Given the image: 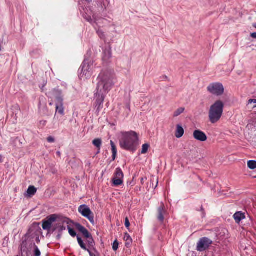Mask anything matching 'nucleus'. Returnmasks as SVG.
Returning <instances> with one entry per match:
<instances>
[{
  "instance_id": "nucleus-1",
  "label": "nucleus",
  "mask_w": 256,
  "mask_h": 256,
  "mask_svg": "<svg viewBox=\"0 0 256 256\" xmlns=\"http://www.w3.org/2000/svg\"><path fill=\"white\" fill-rule=\"evenodd\" d=\"M98 82L95 94L96 100V107L98 110L102 108V104L106 94L111 90L114 85V76L108 71L102 72L98 76Z\"/></svg>"
},
{
  "instance_id": "nucleus-2",
  "label": "nucleus",
  "mask_w": 256,
  "mask_h": 256,
  "mask_svg": "<svg viewBox=\"0 0 256 256\" xmlns=\"http://www.w3.org/2000/svg\"><path fill=\"white\" fill-rule=\"evenodd\" d=\"M138 137L137 133L134 131L122 132L120 140V145L122 148L135 151L138 145Z\"/></svg>"
},
{
  "instance_id": "nucleus-3",
  "label": "nucleus",
  "mask_w": 256,
  "mask_h": 256,
  "mask_svg": "<svg viewBox=\"0 0 256 256\" xmlns=\"http://www.w3.org/2000/svg\"><path fill=\"white\" fill-rule=\"evenodd\" d=\"M224 108V104L220 100L216 101L210 106L208 118L212 124H215L220 120L223 114Z\"/></svg>"
},
{
  "instance_id": "nucleus-4",
  "label": "nucleus",
  "mask_w": 256,
  "mask_h": 256,
  "mask_svg": "<svg viewBox=\"0 0 256 256\" xmlns=\"http://www.w3.org/2000/svg\"><path fill=\"white\" fill-rule=\"evenodd\" d=\"M93 64L84 60L80 68L81 71L80 76V78L85 76L86 78H90L93 73Z\"/></svg>"
},
{
  "instance_id": "nucleus-5",
  "label": "nucleus",
  "mask_w": 256,
  "mask_h": 256,
  "mask_svg": "<svg viewBox=\"0 0 256 256\" xmlns=\"http://www.w3.org/2000/svg\"><path fill=\"white\" fill-rule=\"evenodd\" d=\"M58 216L54 214L48 216L46 219L42 220V228L44 230L50 231L53 229L54 224L58 222Z\"/></svg>"
},
{
  "instance_id": "nucleus-6",
  "label": "nucleus",
  "mask_w": 256,
  "mask_h": 256,
  "mask_svg": "<svg viewBox=\"0 0 256 256\" xmlns=\"http://www.w3.org/2000/svg\"><path fill=\"white\" fill-rule=\"evenodd\" d=\"M207 90L210 94L219 96L224 92L223 85L220 82H214L210 84L207 88Z\"/></svg>"
},
{
  "instance_id": "nucleus-7",
  "label": "nucleus",
  "mask_w": 256,
  "mask_h": 256,
  "mask_svg": "<svg viewBox=\"0 0 256 256\" xmlns=\"http://www.w3.org/2000/svg\"><path fill=\"white\" fill-rule=\"evenodd\" d=\"M78 212L83 216L86 218L92 223H94V215L90 209L86 204L81 205L78 207Z\"/></svg>"
},
{
  "instance_id": "nucleus-8",
  "label": "nucleus",
  "mask_w": 256,
  "mask_h": 256,
  "mask_svg": "<svg viewBox=\"0 0 256 256\" xmlns=\"http://www.w3.org/2000/svg\"><path fill=\"white\" fill-rule=\"evenodd\" d=\"M212 244V240L207 237H204L200 239L197 243L196 250L202 252L208 250Z\"/></svg>"
},
{
  "instance_id": "nucleus-9",
  "label": "nucleus",
  "mask_w": 256,
  "mask_h": 256,
  "mask_svg": "<svg viewBox=\"0 0 256 256\" xmlns=\"http://www.w3.org/2000/svg\"><path fill=\"white\" fill-rule=\"evenodd\" d=\"M124 174L120 168H117L114 173L112 182L114 186H118L122 184Z\"/></svg>"
},
{
  "instance_id": "nucleus-10",
  "label": "nucleus",
  "mask_w": 256,
  "mask_h": 256,
  "mask_svg": "<svg viewBox=\"0 0 256 256\" xmlns=\"http://www.w3.org/2000/svg\"><path fill=\"white\" fill-rule=\"evenodd\" d=\"M167 214L166 210L164 203L162 202L160 206L157 208L156 218L160 224H162L164 220V216Z\"/></svg>"
},
{
  "instance_id": "nucleus-11",
  "label": "nucleus",
  "mask_w": 256,
  "mask_h": 256,
  "mask_svg": "<svg viewBox=\"0 0 256 256\" xmlns=\"http://www.w3.org/2000/svg\"><path fill=\"white\" fill-rule=\"evenodd\" d=\"M48 97L50 98H55V102H58V100L64 101V96L62 90L58 89H53L46 94Z\"/></svg>"
},
{
  "instance_id": "nucleus-12",
  "label": "nucleus",
  "mask_w": 256,
  "mask_h": 256,
  "mask_svg": "<svg viewBox=\"0 0 256 256\" xmlns=\"http://www.w3.org/2000/svg\"><path fill=\"white\" fill-rule=\"evenodd\" d=\"M193 136L196 140L200 142H204L207 140V136L205 133L200 130H194Z\"/></svg>"
},
{
  "instance_id": "nucleus-13",
  "label": "nucleus",
  "mask_w": 256,
  "mask_h": 256,
  "mask_svg": "<svg viewBox=\"0 0 256 256\" xmlns=\"http://www.w3.org/2000/svg\"><path fill=\"white\" fill-rule=\"evenodd\" d=\"M76 228L82 234V236L85 238H88L90 236V234L88 232V230L84 226L78 223L75 224Z\"/></svg>"
},
{
  "instance_id": "nucleus-14",
  "label": "nucleus",
  "mask_w": 256,
  "mask_h": 256,
  "mask_svg": "<svg viewBox=\"0 0 256 256\" xmlns=\"http://www.w3.org/2000/svg\"><path fill=\"white\" fill-rule=\"evenodd\" d=\"M56 114L58 112L60 114L63 116L64 114V101H62V100L56 102ZM56 114H55L56 115Z\"/></svg>"
},
{
  "instance_id": "nucleus-15",
  "label": "nucleus",
  "mask_w": 256,
  "mask_h": 256,
  "mask_svg": "<svg viewBox=\"0 0 256 256\" xmlns=\"http://www.w3.org/2000/svg\"><path fill=\"white\" fill-rule=\"evenodd\" d=\"M233 217L236 223H239L242 220L246 218L244 213H243L242 212H236Z\"/></svg>"
},
{
  "instance_id": "nucleus-16",
  "label": "nucleus",
  "mask_w": 256,
  "mask_h": 256,
  "mask_svg": "<svg viewBox=\"0 0 256 256\" xmlns=\"http://www.w3.org/2000/svg\"><path fill=\"white\" fill-rule=\"evenodd\" d=\"M53 226L54 228L52 229V231H54L56 229L58 228L59 232H61L66 230V226L60 224V221L59 220V219L58 220V222L54 224Z\"/></svg>"
},
{
  "instance_id": "nucleus-17",
  "label": "nucleus",
  "mask_w": 256,
  "mask_h": 256,
  "mask_svg": "<svg viewBox=\"0 0 256 256\" xmlns=\"http://www.w3.org/2000/svg\"><path fill=\"white\" fill-rule=\"evenodd\" d=\"M184 134V130L182 126L180 125L176 126V130L175 136L177 138H181Z\"/></svg>"
},
{
  "instance_id": "nucleus-18",
  "label": "nucleus",
  "mask_w": 256,
  "mask_h": 256,
  "mask_svg": "<svg viewBox=\"0 0 256 256\" xmlns=\"http://www.w3.org/2000/svg\"><path fill=\"white\" fill-rule=\"evenodd\" d=\"M124 240L125 241V246L128 248L132 243V238L128 234L127 232L124 234Z\"/></svg>"
},
{
  "instance_id": "nucleus-19",
  "label": "nucleus",
  "mask_w": 256,
  "mask_h": 256,
  "mask_svg": "<svg viewBox=\"0 0 256 256\" xmlns=\"http://www.w3.org/2000/svg\"><path fill=\"white\" fill-rule=\"evenodd\" d=\"M92 143L96 147V148H98V153H99L102 144V140L100 138H96L92 140Z\"/></svg>"
},
{
  "instance_id": "nucleus-20",
  "label": "nucleus",
  "mask_w": 256,
  "mask_h": 256,
  "mask_svg": "<svg viewBox=\"0 0 256 256\" xmlns=\"http://www.w3.org/2000/svg\"><path fill=\"white\" fill-rule=\"evenodd\" d=\"M36 191L37 189L34 186H30L27 190V193L30 196H32L36 194Z\"/></svg>"
},
{
  "instance_id": "nucleus-21",
  "label": "nucleus",
  "mask_w": 256,
  "mask_h": 256,
  "mask_svg": "<svg viewBox=\"0 0 256 256\" xmlns=\"http://www.w3.org/2000/svg\"><path fill=\"white\" fill-rule=\"evenodd\" d=\"M110 145L112 146V158L113 160H114L116 159V154L117 153L116 148L114 142L112 140L110 141Z\"/></svg>"
},
{
  "instance_id": "nucleus-22",
  "label": "nucleus",
  "mask_w": 256,
  "mask_h": 256,
  "mask_svg": "<svg viewBox=\"0 0 256 256\" xmlns=\"http://www.w3.org/2000/svg\"><path fill=\"white\" fill-rule=\"evenodd\" d=\"M77 240H78V243L79 245L80 246V248H82L83 250H86L88 252L90 253V251L89 250H88L86 248L85 244L84 243L82 240L79 236H77Z\"/></svg>"
},
{
  "instance_id": "nucleus-23",
  "label": "nucleus",
  "mask_w": 256,
  "mask_h": 256,
  "mask_svg": "<svg viewBox=\"0 0 256 256\" xmlns=\"http://www.w3.org/2000/svg\"><path fill=\"white\" fill-rule=\"evenodd\" d=\"M184 108H180L177 109L174 113V117H177L180 116V114L184 112Z\"/></svg>"
},
{
  "instance_id": "nucleus-24",
  "label": "nucleus",
  "mask_w": 256,
  "mask_h": 256,
  "mask_svg": "<svg viewBox=\"0 0 256 256\" xmlns=\"http://www.w3.org/2000/svg\"><path fill=\"white\" fill-rule=\"evenodd\" d=\"M248 168L251 170H254L256 168V161L255 160H249L248 162Z\"/></svg>"
},
{
  "instance_id": "nucleus-25",
  "label": "nucleus",
  "mask_w": 256,
  "mask_h": 256,
  "mask_svg": "<svg viewBox=\"0 0 256 256\" xmlns=\"http://www.w3.org/2000/svg\"><path fill=\"white\" fill-rule=\"evenodd\" d=\"M84 18L92 24H93V23H96V18L94 20L88 14H86L84 16Z\"/></svg>"
},
{
  "instance_id": "nucleus-26",
  "label": "nucleus",
  "mask_w": 256,
  "mask_h": 256,
  "mask_svg": "<svg viewBox=\"0 0 256 256\" xmlns=\"http://www.w3.org/2000/svg\"><path fill=\"white\" fill-rule=\"evenodd\" d=\"M149 147H150V146L148 144H143L142 146L141 153L142 154H146L148 152Z\"/></svg>"
},
{
  "instance_id": "nucleus-27",
  "label": "nucleus",
  "mask_w": 256,
  "mask_h": 256,
  "mask_svg": "<svg viewBox=\"0 0 256 256\" xmlns=\"http://www.w3.org/2000/svg\"><path fill=\"white\" fill-rule=\"evenodd\" d=\"M68 231L69 234L73 238L75 237L76 236V233L74 231V229L71 228L70 226H68Z\"/></svg>"
},
{
  "instance_id": "nucleus-28",
  "label": "nucleus",
  "mask_w": 256,
  "mask_h": 256,
  "mask_svg": "<svg viewBox=\"0 0 256 256\" xmlns=\"http://www.w3.org/2000/svg\"><path fill=\"white\" fill-rule=\"evenodd\" d=\"M96 33L100 39L105 40L104 33L101 30L98 29L97 30Z\"/></svg>"
},
{
  "instance_id": "nucleus-29",
  "label": "nucleus",
  "mask_w": 256,
  "mask_h": 256,
  "mask_svg": "<svg viewBox=\"0 0 256 256\" xmlns=\"http://www.w3.org/2000/svg\"><path fill=\"white\" fill-rule=\"evenodd\" d=\"M34 254L35 256H40L41 252L38 249V247L35 244H34Z\"/></svg>"
},
{
  "instance_id": "nucleus-30",
  "label": "nucleus",
  "mask_w": 256,
  "mask_h": 256,
  "mask_svg": "<svg viewBox=\"0 0 256 256\" xmlns=\"http://www.w3.org/2000/svg\"><path fill=\"white\" fill-rule=\"evenodd\" d=\"M87 238V242L90 246H92L93 244L94 243V240L92 238V234H90V236L88 238Z\"/></svg>"
},
{
  "instance_id": "nucleus-31",
  "label": "nucleus",
  "mask_w": 256,
  "mask_h": 256,
  "mask_svg": "<svg viewBox=\"0 0 256 256\" xmlns=\"http://www.w3.org/2000/svg\"><path fill=\"white\" fill-rule=\"evenodd\" d=\"M118 248V243L117 240H115L112 244V249L116 251Z\"/></svg>"
},
{
  "instance_id": "nucleus-32",
  "label": "nucleus",
  "mask_w": 256,
  "mask_h": 256,
  "mask_svg": "<svg viewBox=\"0 0 256 256\" xmlns=\"http://www.w3.org/2000/svg\"><path fill=\"white\" fill-rule=\"evenodd\" d=\"M26 242H23L22 245H21V250L22 252H26Z\"/></svg>"
},
{
  "instance_id": "nucleus-33",
  "label": "nucleus",
  "mask_w": 256,
  "mask_h": 256,
  "mask_svg": "<svg viewBox=\"0 0 256 256\" xmlns=\"http://www.w3.org/2000/svg\"><path fill=\"white\" fill-rule=\"evenodd\" d=\"M124 225L126 228H128L130 226V222L128 217L125 218Z\"/></svg>"
},
{
  "instance_id": "nucleus-34",
  "label": "nucleus",
  "mask_w": 256,
  "mask_h": 256,
  "mask_svg": "<svg viewBox=\"0 0 256 256\" xmlns=\"http://www.w3.org/2000/svg\"><path fill=\"white\" fill-rule=\"evenodd\" d=\"M47 140L48 142H50V143L54 142V138L53 137L50 136L47 138Z\"/></svg>"
},
{
  "instance_id": "nucleus-35",
  "label": "nucleus",
  "mask_w": 256,
  "mask_h": 256,
  "mask_svg": "<svg viewBox=\"0 0 256 256\" xmlns=\"http://www.w3.org/2000/svg\"><path fill=\"white\" fill-rule=\"evenodd\" d=\"M248 103L249 104H251V103L256 104V100H255V99H250V100H248Z\"/></svg>"
},
{
  "instance_id": "nucleus-36",
  "label": "nucleus",
  "mask_w": 256,
  "mask_h": 256,
  "mask_svg": "<svg viewBox=\"0 0 256 256\" xmlns=\"http://www.w3.org/2000/svg\"><path fill=\"white\" fill-rule=\"evenodd\" d=\"M250 36L252 38H256V32L252 33L250 34Z\"/></svg>"
},
{
  "instance_id": "nucleus-37",
  "label": "nucleus",
  "mask_w": 256,
  "mask_h": 256,
  "mask_svg": "<svg viewBox=\"0 0 256 256\" xmlns=\"http://www.w3.org/2000/svg\"><path fill=\"white\" fill-rule=\"evenodd\" d=\"M68 219H64V220H62V222H66L68 223Z\"/></svg>"
},
{
  "instance_id": "nucleus-38",
  "label": "nucleus",
  "mask_w": 256,
  "mask_h": 256,
  "mask_svg": "<svg viewBox=\"0 0 256 256\" xmlns=\"http://www.w3.org/2000/svg\"><path fill=\"white\" fill-rule=\"evenodd\" d=\"M56 154H57L58 156H60V152H56Z\"/></svg>"
},
{
  "instance_id": "nucleus-39",
  "label": "nucleus",
  "mask_w": 256,
  "mask_h": 256,
  "mask_svg": "<svg viewBox=\"0 0 256 256\" xmlns=\"http://www.w3.org/2000/svg\"><path fill=\"white\" fill-rule=\"evenodd\" d=\"M40 122L42 123V122ZM44 122V125L46 122V121H44V122Z\"/></svg>"
},
{
  "instance_id": "nucleus-40",
  "label": "nucleus",
  "mask_w": 256,
  "mask_h": 256,
  "mask_svg": "<svg viewBox=\"0 0 256 256\" xmlns=\"http://www.w3.org/2000/svg\"><path fill=\"white\" fill-rule=\"evenodd\" d=\"M1 158H2V156H1V155H0V162H2V159H1Z\"/></svg>"
},
{
  "instance_id": "nucleus-41",
  "label": "nucleus",
  "mask_w": 256,
  "mask_h": 256,
  "mask_svg": "<svg viewBox=\"0 0 256 256\" xmlns=\"http://www.w3.org/2000/svg\"><path fill=\"white\" fill-rule=\"evenodd\" d=\"M49 104H50V106H52V102H50Z\"/></svg>"
},
{
  "instance_id": "nucleus-42",
  "label": "nucleus",
  "mask_w": 256,
  "mask_h": 256,
  "mask_svg": "<svg viewBox=\"0 0 256 256\" xmlns=\"http://www.w3.org/2000/svg\"><path fill=\"white\" fill-rule=\"evenodd\" d=\"M86 1L88 2H90L92 0H86Z\"/></svg>"
},
{
  "instance_id": "nucleus-43",
  "label": "nucleus",
  "mask_w": 256,
  "mask_h": 256,
  "mask_svg": "<svg viewBox=\"0 0 256 256\" xmlns=\"http://www.w3.org/2000/svg\"><path fill=\"white\" fill-rule=\"evenodd\" d=\"M143 180H144V178H142V179H141V181H142V182H143Z\"/></svg>"
},
{
  "instance_id": "nucleus-44",
  "label": "nucleus",
  "mask_w": 256,
  "mask_h": 256,
  "mask_svg": "<svg viewBox=\"0 0 256 256\" xmlns=\"http://www.w3.org/2000/svg\"><path fill=\"white\" fill-rule=\"evenodd\" d=\"M254 108H256V105Z\"/></svg>"
}]
</instances>
